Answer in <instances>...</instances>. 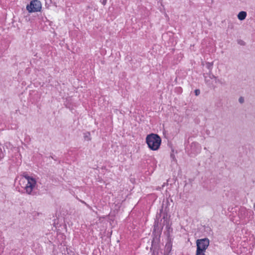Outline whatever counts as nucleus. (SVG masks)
Instances as JSON below:
<instances>
[{"label":"nucleus","mask_w":255,"mask_h":255,"mask_svg":"<svg viewBox=\"0 0 255 255\" xmlns=\"http://www.w3.org/2000/svg\"><path fill=\"white\" fill-rule=\"evenodd\" d=\"M107 3V0H103L102 1V3L105 5Z\"/></svg>","instance_id":"nucleus-13"},{"label":"nucleus","mask_w":255,"mask_h":255,"mask_svg":"<svg viewBox=\"0 0 255 255\" xmlns=\"http://www.w3.org/2000/svg\"><path fill=\"white\" fill-rule=\"evenodd\" d=\"M26 9L29 12L40 11L41 9V2L38 0H32L26 6Z\"/></svg>","instance_id":"nucleus-3"},{"label":"nucleus","mask_w":255,"mask_h":255,"mask_svg":"<svg viewBox=\"0 0 255 255\" xmlns=\"http://www.w3.org/2000/svg\"><path fill=\"white\" fill-rule=\"evenodd\" d=\"M247 16V12L244 11H242L238 14V18L240 20H244Z\"/></svg>","instance_id":"nucleus-5"},{"label":"nucleus","mask_w":255,"mask_h":255,"mask_svg":"<svg viewBox=\"0 0 255 255\" xmlns=\"http://www.w3.org/2000/svg\"><path fill=\"white\" fill-rule=\"evenodd\" d=\"M239 102L242 103L243 102V99L242 98H240L239 99Z\"/></svg>","instance_id":"nucleus-15"},{"label":"nucleus","mask_w":255,"mask_h":255,"mask_svg":"<svg viewBox=\"0 0 255 255\" xmlns=\"http://www.w3.org/2000/svg\"><path fill=\"white\" fill-rule=\"evenodd\" d=\"M238 43L241 45H245V42L242 40H240L238 41Z\"/></svg>","instance_id":"nucleus-11"},{"label":"nucleus","mask_w":255,"mask_h":255,"mask_svg":"<svg viewBox=\"0 0 255 255\" xmlns=\"http://www.w3.org/2000/svg\"><path fill=\"white\" fill-rule=\"evenodd\" d=\"M210 78H211V79H212V78H215L216 79V77L214 75H213L212 74L210 75Z\"/></svg>","instance_id":"nucleus-14"},{"label":"nucleus","mask_w":255,"mask_h":255,"mask_svg":"<svg viewBox=\"0 0 255 255\" xmlns=\"http://www.w3.org/2000/svg\"><path fill=\"white\" fill-rule=\"evenodd\" d=\"M200 93V91L199 89H196L195 90V94L196 96H198Z\"/></svg>","instance_id":"nucleus-12"},{"label":"nucleus","mask_w":255,"mask_h":255,"mask_svg":"<svg viewBox=\"0 0 255 255\" xmlns=\"http://www.w3.org/2000/svg\"><path fill=\"white\" fill-rule=\"evenodd\" d=\"M146 142L151 150H156L160 147L161 139L158 135L151 133L146 136Z\"/></svg>","instance_id":"nucleus-1"},{"label":"nucleus","mask_w":255,"mask_h":255,"mask_svg":"<svg viewBox=\"0 0 255 255\" xmlns=\"http://www.w3.org/2000/svg\"><path fill=\"white\" fill-rule=\"evenodd\" d=\"M22 176L27 181L25 187L26 192L30 194L36 184V181L34 178L28 176L26 173H23Z\"/></svg>","instance_id":"nucleus-2"},{"label":"nucleus","mask_w":255,"mask_h":255,"mask_svg":"<svg viewBox=\"0 0 255 255\" xmlns=\"http://www.w3.org/2000/svg\"><path fill=\"white\" fill-rule=\"evenodd\" d=\"M213 65V63L207 62L206 64V67L208 69L211 70L212 68Z\"/></svg>","instance_id":"nucleus-10"},{"label":"nucleus","mask_w":255,"mask_h":255,"mask_svg":"<svg viewBox=\"0 0 255 255\" xmlns=\"http://www.w3.org/2000/svg\"><path fill=\"white\" fill-rule=\"evenodd\" d=\"M171 250V246L169 245H166V248L165 251V253L164 255H171L170 251Z\"/></svg>","instance_id":"nucleus-6"},{"label":"nucleus","mask_w":255,"mask_h":255,"mask_svg":"<svg viewBox=\"0 0 255 255\" xmlns=\"http://www.w3.org/2000/svg\"><path fill=\"white\" fill-rule=\"evenodd\" d=\"M90 134L89 132L85 133L84 134V138L85 140H90L91 139L90 137Z\"/></svg>","instance_id":"nucleus-9"},{"label":"nucleus","mask_w":255,"mask_h":255,"mask_svg":"<svg viewBox=\"0 0 255 255\" xmlns=\"http://www.w3.org/2000/svg\"><path fill=\"white\" fill-rule=\"evenodd\" d=\"M205 251L197 249L196 255H205Z\"/></svg>","instance_id":"nucleus-8"},{"label":"nucleus","mask_w":255,"mask_h":255,"mask_svg":"<svg viewBox=\"0 0 255 255\" xmlns=\"http://www.w3.org/2000/svg\"><path fill=\"white\" fill-rule=\"evenodd\" d=\"M209 240L208 238L198 239L196 241L197 249L206 251L209 245Z\"/></svg>","instance_id":"nucleus-4"},{"label":"nucleus","mask_w":255,"mask_h":255,"mask_svg":"<svg viewBox=\"0 0 255 255\" xmlns=\"http://www.w3.org/2000/svg\"><path fill=\"white\" fill-rule=\"evenodd\" d=\"M246 210L245 209H242L239 213V216L241 218H244L246 216Z\"/></svg>","instance_id":"nucleus-7"}]
</instances>
